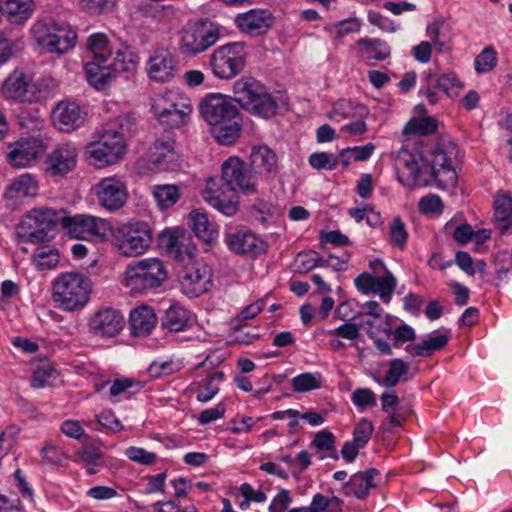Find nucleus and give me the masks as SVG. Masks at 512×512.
<instances>
[{"mask_svg": "<svg viewBox=\"0 0 512 512\" xmlns=\"http://www.w3.org/2000/svg\"><path fill=\"white\" fill-rule=\"evenodd\" d=\"M92 292V283L88 276L79 272H66L59 275L53 283V300L66 311L82 309Z\"/></svg>", "mask_w": 512, "mask_h": 512, "instance_id": "obj_1", "label": "nucleus"}, {"mask_svg": "<svg viewBox=\"0 0 512 512\" xmlns=\"http://www.w3.org/2000/svg\"><path fill=\"white\" fill-rule=\"evenodd\" d=\"M234 100L250 113L270 118L277 113L278 104L265 87L252 77L241 78L233 85Z\"/></svg>", "mask_w": 512, "mask_h": 512, "instance_id": "obj_2", "label": "nucleus"}, {"mask_svg": "<svg viewBox=\"0 0 512 512\" xmlns=\"http://www.w3.org/2000/svg\"><path fill=\"white\" fill-rule=\"evenodd\" d=\"M64 210L50 208L33 209L21 220L18 236L23 242L41 243L53 238V232L58 224L63 226Z\"/></svg>", "mask_w": 512, "mask_h": 512, "instance_id": "obj_3", "label": "nucleus"}, {"mask_svg": "<svg viewBox=\"0 0 512 512\" xmlns=\"http://www.w3.org/2000/svg\"><path fill=\"white\" fill-rule=\"evenodd\" d=\"M125 276L133 292L144 293L160 287L167 280L168 272L162 260L146 258L129 264Z\"/></svg>", "mask_w": 512, "mask_h": 512, "instance_id": "obj_4", "label": "nucleus"}, {"mask_svg": "<svg viewBox=\"0 0 512 512\" xmlns=\"http://www.w3.org/2000/svg\"><path fill=\"white\" fill-rule=\"evenodd\" d=\"M458 156V147L454 142H440L431 151V160L427 159L429 183L434 180L438 187L447 189L457 183L454 162Z\"/></svg>", "mask_w": 512, "mask_h": 512, "instance_id": "obj_5", "label": "nucleus"}, {"mask_svg": "<svg viewBox=\"0 0 512 512\" xmlns=\"http://www.w3.org/2000/svg\"><path fill=\"white\" fill-rule=\"evenodd\" d=\"M219 37V28L211 21H190L180 32L179 50L183 55L196 56L215 45Z\"/></svg>", "mask_w": 512, "mask_h": 512, "instance_id": "obj_6", "label": "nucleus"}, {"mask_svg": "<svg viewBox=\"0 0 512 512\" xmlns=\"http://www.w3.org/2000/svg\"><path fill=\"white\" fill-rule=\"evenodd\" d=\"M222 186L228 192H241L245 195L258 192V178L249 165L241 158L229 157L221 166Z\"/></svg>", "mask_w": 512, "mask_h": 512, "instance_id": "obj_7", "label": "nucleus"}, {"mask_svg": "<svg viewBox=\"0 0 512 512\" xmlns=\"http://www.w3.org/2000/svg\"><path fill=\"white\" fill-rule=\"evenodd\" d=\"M98 133V140L88 150L91 163L98 168L115 164L125 154L123 133L113 128H103Z\"/></svg>", "mask_w": 512, "mask_h": 512, "instance_id": "obj_8", "label": "nucleus"}, {"mask_svg": "<svg viewBox=\"0 0 512 512\" xmlns=\"http://www.w3.org/2000/svg\"><path fill=\"white\" fill-rule=\"evenodd\" d=\"M35 42L48 52L65 54L75 46L77 34L68 27L37 21L32 29Z\"/></svg>", "mask_w": 512, "mask_h": 512, "instance_id": "obj_9", "label": "nucleus"}, {"mask_svg": "<svg viewBox=\"0 0 512 512\" xmlns=\"http://www.w3.org/2000/svg\"><path fill=\"white\" fill-rule=\"evenodd\" d=\"M245 44L232 42L214 50L210 57L213 74L220 79H232L242 72L246 64Z\"/></svg>", "mask_w": 512, "mask_h": 512, "instance_id": "obj_10", "label": "nucleus"}, {"mask_svg": "<svg viewBox=\"0 0 512 512\" xmlns=\"http://www.w3.org/2000/svg\"><path fill=\"white\" fill-rule=\"evenodd\" d=\"M63 228L71 237L89 241H103L112 230L106 219L87 214L70 216L66 215L65 211L63 213Z\"/></svg>", "mask_w": 512, "mask_h": 512, "instance_id": "obj_11", "label": "nucleus"}, {"mask_svg": "<svg viewBox=\"0 0 512 512\" xmlns=\"http://www.w3.org/2000/svg\"><path fill=\"white\" fill-rule=\"evenodd\" d=\"M152 240V230L146 222H130L118 229V247L127 257L143 254L150 247Z\"/></svg>", "mask_w": 512, "mask_h": 512, "instance_id": "obj_12", "label": "nucleus"}, {"mask_svg": "<svg viewBox=\"0 0 512 512\" xmlns=\"http://www.w3.org/2000/svg\"><path fill=\"white\" fill-rule=\"evenodd\" d=\"M78 150L70 142L56 145L44 160L43 171L47 177L61 178L73 171L77 164Z\"/></svg>", "mask_w": 512, "mask_h": 512, "instance_id": "obj_13", "label": "nucleus"}, {"mask_svg": "<svg viewBox=\"0 0 512 512\" xmlns=\"http://www.w3.org/2000/svg\"><path fill=\"white\" fill-rule=\"evenodd\" d=\"M398 179L409 185H428L427 159L422 154L401 150L396 158Z\"/></svg>", "mask_w": 512, "mask_h": 512, "instance_id": "obj_14", "label": "nucleus"}, {"mask_svg": "<svg viewBox=\"0 0 512 512\" xmlns=\"http://www.w3.org/2000/svg\"><path fill=\"white\" fill-rule=\"evenodd\" d=\"M199 109L202 117L211 127L235 118L239 114L232 99L220 93L206 95L201 100Z\"/></svg>", "mask_w": 512, "mask_h": 512, "instance_id": "obj_15", "label": "nucleus"}, {"mask_svg": "<svg viewBox=\"0 0 512 512\" xmlns=\"http://www.w3.org/2000/svg\"><path fill=\"white\" fill-rule=\"evenodd\" d=\"M224 242L232 253L251 259L265 254L268 248L264 240L248 229L226 233Z\"/></svg>", "mask_w": 512, "mask_h": 512, "instance_id": "obj_16", "label": "nucleus"}, {"mask_svg": "<svg viewBox=\"0 0 512 512\" xmlns=\"http://www.w3.org/2000/svg\"><path fill=\"white\" fill-rule=\"evenodd\" d=\"M422 86L419 95L427 98L430 104L438 102V96L435 89H439L449 97L456 96L463 85L454 72L442 74L435 78L431 73H425L422 78Z\"/></svg>", "mask_w": 512, "mask_h": 512, "instance_id": "obj_17", "label": "nucleus"}, {"mask_svg": "<svg viewBox=\"0 0 512 512\" xmlns=\"http://www.w3.org/2000/svg\"><path fill=\"white\" fill-rule=\"evenodd\" d=\"M212 279L211 268L203 263L186 267L180 278L183 292L189 297H198L209 290Z\"/></svg>", "mask_w": 512, "mask_h": 512, "instance_id": "obj_18", "label": "nucleus"}, {"mask_svg": "<svg viewBox=\"0 0 512 512\" xmlns=\"http://www.w3.org/2000/svg\"><path fill=\"white\" fill-rule=\"evenodd\" d=\"M203 198L226 216H233L239 209L238 195L219 186L215 178H209L203 191Z\"/></svg>", "mask_w": 512, "mask_h": 512, "instance_id": "obj_19", "label": "nucleus"}, {"mask_svg": "<svg viewBox=\"0 0 512 512\" xmlns=\"http://www.w3.org/2000/svg\"><path fill=\"white\" fill-rule=\"evenodd\" d=\"M125 326V318L120 311L112 308L98 310L89 320L91 331L99 337L117 336Z\"/></svg>", "mask_w": 512, "mask_h": 512, "instance_id": "obj_20", "label": "nucleus"}, {"mask_svg": "<svg viewBox=\"0 0 512 512\" xmlns=\"http://www.w3.org/2000/svg\"><path fill=\"white\" fill-rule=\"evenodd\" d=\"M96 195L100 205L109 211L120 209L128 196L125 183L115 177L102 179L96 186Z\"/></svg>", "mask_w": 512, "mask_h": 512, "instance_id": "obj_21", "label": "nucleus"}, {"mask_svg": "<svg viewBox=\"0 0 512 512\" xmlns=\"http://www.w3.org/2000/svg\"><path fill=\"white\" fill-rule=\"evenodd\" d=\"M274 16L268 9H251L238 14L235 23L240 31L252 36L266 34L274 23Z\"/></svg>", "mask_w": 512, "mask_h": 512, "instance_id": "obj_22", "label": "nucleus"}, {"mask_svg": "<svg viewBox=\"0 0 512 512\" xmlns=\"http://www.w3.org/2000/svg\"><path fill=\"white\" fill-rule=\"evenodd\" d=\"M46 146L43 141L36 137L21 139L16 142L15 147L8 153V162L17 168H23L44 154Z\"/></svg>", "mask_w": 512, "mask_h": 512, "instance_id": "obj_23", "label": "nucleus"}, {"mask_svg": "<svg viewBox=\"0 0 512 512\" xmlns=\"http://www.w3.org/2000/svg\"><path fill=\"white\" fill-rule=\"evenodd\" d=\"M178 70L175 56L168 50L156 51L147 63V72L151 80L165 83L174 78Z\"/></svg>", "mask_w": 512, "mask_h": 512, "instance_id": "obj_24", "label": "nucleus"}, {"mask_svg": "<svg viewBox=\"0 0 512 512\" xmlns=\"http://www.w3.org/2000/svg\"><path fill=\"white\" fill-rule=\"evenodd\" d=\"M2 92L5 97L21 102H32L35 87L30 83L22 69H15L4 81Z\"/></svg>", "mask_w": 512, "mask_h": 512, "instance_id": "obj_25", "label": "nucleus"}, {"mask_svg": "<svg viewBox=\"0 0 512 512\" xmlns=\"http://www.w3.org/2000/svg\"><path fill=\"white\" fill-rule=\"evenodd\" d=\"M54 125L62 132H71L82 125L84 118L75 102H60L52 112Z\"/></svg>", "mask_w": 512, "mask_h": 512, "instance_id": "obj_26", "label": "nucleus"}, {"mask_svg": "<svg viewBox=\"0 0 512 512\" xmlns=\"http://www.w3.org/2000/svg\"><path fill=\"white\" fill-rule=\"evenodd\" d=\"M380 475L379 470L370 468L363 472L353 474L343 485V493L346 496H354L357 499H365L370 489L375 488L374 478Z\"/></svg>", "mask_w": 512, "mask_h": 512, "instance_id": "obj_27", "label": "nucleus"}, {"mask_svg": "<svg viewBox=\"0 0 512 512\" xmlns=\"http://www.w3.org/2000/svg\"><path fill=\"white\" fill-rule=\"evenodd\" d=\"M157 323L154 310L146 305L137 307L130 312L129 329L133 336H148Z\"/></svg>", "mask_w": 512, "mask_h": 512, "instance_id": "obj_28", "label": "nucleus"}, {"mask_svg": "<svg viewBox=\"0 0 512 512\" xmlns=\"http://www.w3.org/2000/svg\"><path fill=\"white\" fill-rule=\"evenodd\" d=\"M257 175L277 172L278 158L275 152L266 145L255 146L250 154V166Z\"/></svg>", "mask_w": 512, "mask_h": 512, "instance_id": "obj_29", "label": "nucleus"}, {"mask_svg": "<svg viewBox=\"0 0 512 512\" xmlns=\"http://www.w3.org/2000/svg\"><path fill=\"white\" fill-rule=\"evenodd\" d=\"M159 244L166 250L167 254L179 262L192 260V252L184 243V237L175 232L167 230L159 234Z\"/></svg>", "mask_w": 512, "mask_h": 512, "instance_id": "obj_30", "label": "nucleus"}, {"mask_svg": "<svg viewBox=\"0 0 512 512\" xmlns=\"http://www.w3.org/2000/svg\"><path fill=\"white\" fill-rule=\"evenodd\" d=\"M494 223L500 234L512 232V199L506 193L494 197Z\"/></svg>", "mask_w": 512, "mask_h": 512, "instance_id": "obj_31", "label": "nucleus"}, {"mask_svg": "<svg viewBox=\"0 0 512 512\" xmlns=\"http://www.w3.org/2000/svg\"><path fill=\"white\" fill-rule=\"evenodd\" d=\"M2 9L10 23L22 25L32 16L35 4L33 0H2Z\"/></svg>", "mask_w": 512, "mask_h": 512, "instance_id": "obj_32", "label": "nucleus"}, {"mask_svg": "<svg viewBox=\"0 0 512 512\" xmlns=\"http://www.w3.org/2000/svg\"><path fill=\"white\" fill-rule=\"evenodd\" d=\"M104 454L99 446L92 443H84L81 448L75 452V461L86 467L89 475L99 472L104 465Z\"/></svg>", "mask_w": 512, "mask_h": 512, "instance_id": "obj_33", "label": "nucleus"}, {"mask_svg": "<svg viewBox=\"0 0 512 512\" xmlns=\"http://www.w3.org/2000/svg\"><path fill=\"white\" fill-rule=\"evenodd\" d=\"M190 325V314L184 307L174 304L165 310L161 317V327L168 332H181Z\"/></svg>", "mask_w": 512, "mask_h": 512, "instance_id": "obj_34", "label": "nucleus"}, {"mask_svg": "<svg viewBox=\"0 0 512 512\" xmlns=\"http://www.w3.org/2000/svg\"><path fill=\"white\" fill-rule=\"evenodd\" d=\"M190 227L196 237L207 244L213 243L218 237V229L209 221L206 213L192 211Z\"/></svg>", "mask_w": 512, "mask_h": 512, "instance_id": "obj_35", "label": "nucleus"}, {"mask_svg": "<svg viewBox=\"0 0 512 512\" xmlns=\"http://www.w3.org/2000/svg\"><path fill=\"white\" fill-rule=\"evenodd\" d=\"M88 82L97 89L103 88L116 75L108 61H90L85 65Z\"/></svg>", "mask_w": 512, "mask_h": 512, "instance_id": "obj_36", "label": "nucleus"}, {"mask_svg": "<svg viewBox=\"0 0 512 512\" xmlns=\"http://www.w3.org/2000/svg\"><path fill=\"white\" fill-rule=\"evenodd\" d=\"M240 115L223 121L211 127V133L215 140L222 145H231L236 142L241 134Z\"/></svg>", "mask_w": 512, "mask_h": 512, "instance_id": "obj_37", "label": "nucleus"}, {"mask_svg": "<svg viewBox=\"0 0 512 512\" xmlns=\"http://www.w3.org/2000/svg\"><path fill=\"white\" fill-rule=\"evenodd\" d=\"M38 182L31 174H23L16 178L5 191L7 199L32 197L37 194Z\"/></svg>", "mask_w": 512, "mask_h": 512, "instance_id": "obj_38", "label": "nucleus"}, {"mask_svg": "<svg viewBox=\"0 0 512 512\" xmlns=\"http://www.w3.org/2000/svg\"><path fill=\"white\" fill-rule=\"evenodd\" d=\"M191 105L190 100L176 91H166L160 94L153 102L151 110L153 114L180 110Z\"/></svg>", "mask_w": 512, "mask_h": 512, "instance_id": "obj_39", "label": "nucleus"}, {"mask_svg": "<svg viewBox=\"0 0 512 512\" xmlns=\"http://www.w3.org/2000/svg\"><path fill=\"white\" fill-rule=\"evenodd\" d=\"M449 337L447 334H439L430 337L415 345H407L405 350L411 356L429 357L435 351L443 349L448 343Z\"/></svg>", "mask_w": 512, "mask_h": 512, "instance_id": "obj_40", "label": "nucleus"}, {"mask_svg": "<svg viewBox=\"0 0 512 512\" xmlns=\"http://www.w3.org/2000/svg\"><path fill=\"white\" fill-rule=\"evenodd\" d=\"M368 114L364 105L356 104L350 100H338L334 103L332 111L329 113L330 119L340 121L342 119L360 117L364 118Z\"/></svg>", "mask_w": 512, "mask_h": 512, "instance_id": "obj_41", "label": "nucleus"}, {"mask_svg": "<svg viewBox=\"0 0 512 512\" xmlns=\"http://www.w3.org/2000/svg\"><path fill=\"white\" fill-rule=\"evenodd\" d=\"M137 62V55L128 46L118 49L115 56L108 61L115 75L133 72L136 69Z\"/></svg>", "mask_w": 512, "mask_h": 512, "instance_id": "obj_42", "label": "nucleus"}, {"mask_svg": "<svg viewBox=\"0 0 512 512\" xmlns=\"http://www.w3.org/2000/svg\"><path fill=\"white\" fill-rule=\"evenodd\" d=\"M357 45L362 47L367 60L383 61L391 54L390 46L381 39L361 38Z\"/></svg>", "mask_w": 512, "mask_h": 512, "instance_id": "obj_43", "label": "nucleus"}, {"mask_svg": "<svg viewBox=\"0 0 512 512\" xmlns=\"http://www.w3.org/2000/svg\"><path fill=\"white\" fill-rule=\"evenodd\" d=\"M152 194L162 211L174 206L181 197L179 187L174 184L155 185Z\"/></svg>", "mask_w": 512, "mask_h": 512, "instance_id": "obj_44", "label": "nucleus"}, {"mask_svg": "<svg viewBox=\"0 0 512 512\" xmlns=\"http://www.w3.org/2000/svg\"><path fill=\"white\" fill-rule=\"evenodd\" d=\"M409 372V366L402 359L395 358L389 362L388 370L385 373L382 381L379 384L392 388L395 387L400 381H407L406 375Z\"/></svg>", "mask_w": 512, "mask_h": 512, "instance_id": "obj_45", "label": "nucleus"}, {"mask_svg": "<svg viewBox=\"0 0 512 512\" xmlns=\"http://www.w3.org/2000/svg\"><path fill=\"white\" fill-rule=\"evenodd\" d=\"M192 112V105L185 106L180 110H173L163 113L153 114L155 118L160 122L161 125L167 128H179L185 125Z\"/></svg>", "mask_w": 512, "mask_h": 512, "instance_id": "obj_46", "label": "nucleus"}, {"mask_svg": "<svg viewBox=\"0 0 512 512\" xmlns=\"http://www.w3.org/2000/svg\"><path fill=\"white\" fill-rule=\"evenodd\" d=\"M88 49L93 54V61H109L112 51L108 46V38L105 34L96 33L88 38Z\"/></svg>", "mask_w": 512, "mask_h": 512, "instance_id": "obj_47", "label": "nucleus"}, {"mask_svg": "<svg viewBox=\"0 0 512 512\" xmlns=\"http://www.w3.org/2000/svg\"><path fill=\"white\" fill-rule=\"evenodd\" d=\"M438 121L434 117L413 118L403 128V134L429 135L437 130Z\"/></svg>", "mask_w": 512, "mask_h": 512, "instance_id": "obj_48", "label": "nucleus"}, {"mask_svg": "<svg viewBox=\"0 0 512 512\" xmlns=\"http://www.w3.org/2000/svg\"><path fill=\"white\" fill-rule=\"evenodd\" d=\"M445 28L443 21H434L427 27L428 36L439 53H446L451 50L450 37L445 35Z\"/></svg>", "mask_w": 512, "mask_h": 512, "instance_id": "obj_49", "label": "nucleus"}, {"mask_svg": "<svg viewBox=\"0 0 512 512\" xmlns=\"http://www.w3.org/2000/svg\"><path fill=\"white\" fill-rule=\"evenodd\" d=\"M408 241V231L403 220L396 216L392 219L389 229V242L393 247L404 250Z\"/></svg>", "mask_w": 512, "mask_h": 512, "instance_id": "obj_50", "label": "nucleus"}, {"mask_svg": "<svg viewBox=\"0 0 512 512\" xmlns=\"http://www.w3.org/2000/svg\"><path fill=\"white\" fill-rule=\"evenodd\" d=\"M292 387L295 392H308L321 387V375L305 372L292 379Z\"/></svg>", "mask_w": 512, "mask_h": 512, "instance_id": "obj_51", "label": "nucleus"}, {"mask_svg": "<svg viewBox=\"0 0 512 512\" xmlns=\"http://www.w3.org/2000/svg\"><path fill=\"white\" fill-rule=\"evenodd\" d=\"M117 0H79V6L85 13L99 16L111 12Z\"/></svg>", "mask_w": 512, "mask_h": 512, "instance_id": "obj_52", "label": "nucleus"}, {"mask_svg": "<svg viewBox=\"0 0 512 512\" xmlns=\"http://www.w3.org/2000/svg\"><path fill=\"white\" fill-rule=\"evenodd\" d=\"M319 254L315 251L299 252L293 261V271L298 274H305L315 267H318Z\"/></svg>", "mask_w": 512, "mask_h": 512, "instance_id": "obj_53", "label": "nucleus"}, {"mask_svg": "<svg viewBox=\"0 0 512 512\" xmlns=\"http://www.w3.org/2000/svg\"><path fill=\"white\" fill-rule=\"evenodd\" d=\"M308 163L316 170H334L338 166V156L327 152H315L308 157Z\"/></svg>", "mask_w": 512, "mask_h": 512, "instance_id": "obj_54", "label": "nucleus"}, {"mask_svg": "<svg viewBox=\"0 0 512 512\" xmlns=\"http://www.w3.org/2000/svg\"><path fill=\"white\" fill-rule=\"evenodd\" d=\"M396 284V278L393 274L390 271H386L383 276H377L374 293L379 294L385 302H388L396 288Z\"/></svg>", "mask_w": 512, "mask_h": 512, "instance_id": "obj_55", "label": "nucleus"}, {"mask_svg": "<svg viewBox=\"0 0 512 512\" xmlns=\"http://www.w3.org/2000/svg\"><path fill=\"white\" fill-rule=\"evenodd\" d=\"M475 69L478 73H485L497 65V53L492 47L485 48L475 58Z\"/></svg>", "mask_w": 512, "mask_h": 512, "instance_id": "obj_56", "label": "nucleus"}, {"mask_svg": "<svg viewBox=\"0 0 512 512\" xmlns=\"http://www.w3.org/2000/svg\"><path fill=\"white\" fill-rule=\"evenodd\" d=\"M312 445L319 451H333L334 454L331 457L338 459L335 450V436L330 431H319L312 440Z\"/></svg>", "mask_w": 512, "mask_h": 512, "instance_id": "obj_57", "label": "nucleus"}, {"mask_svg": "<svg viewBox=\"0 0 512 512\" xmlns=\"http://www.w3.org/2000/svg\"><path fill=\"white\" fill-rule=\"evenodd\" d=\"M264 306L265 302L262 299L246 306L234 319H232L230 327H238L239 324H243V322L255 318L264 309Z\"/></svg>", "mask_w": 512, "mask_h": 512, "instance_id": "obj_58", "label": "nucleus"}, {"mask_svg": "<svg viewBox=\"0 0 512 512\" xmlns=\"http://www.w3.org/2000/svg\"><path fill=\"white\" fill-rule=\"evenodd\" d=\"M373 431L374 427L372 422L368 419H362L354 428L352 441L359 444V446L364 447L370 440Z\"/></svg>", "mask_w": 512, "mask_h": 512, "instance_id": "obj_59", "label": "nucleus"}, {"mask_svg": "<svg viewBox=\"0 0 512 512\" xmlns=\"http://www.w3.org/2000/svg\"><path fill=\"white\" fill-rule=\"evenodd\" d=\"M126 456L133 462L142 465H152L156 461V454L143 448L131 446L126 449Z\"/></svg>", "mask_w": 512, "mask_h": 512, "instance_id": "obj_60", "label": "nucleus"}, {"mask_svg": "<svg viewBox=\"0 0 512 512\" xmlns=\"http://www.w3.org/2000/svg\"><path fill=\"white\" fill-rule=\"evenodd\" d=\"M40 455L42 462L46 465H60L65 458V453L61 448L53 444L45 445L41 449Z\"/></svg>", "mask_w": 512, "mask_h": 512, "instance_id": "obj_61", "label": "nucleus"}, {"mask_svg": "<svg viewBox=\"0 0 512 512\" xmlns=\"http://www.w3.org/2000/svg\"><path fill=\"white\" fill-rule=\"evenodd\" d=\"M34 256L38 259V265L42 268H53L59 262L58 252L46 247H38L35 250Z\"/></svg>", "mask_w": 512, "mask_h": 512, "instance_id": "obj_62", "label": "nucleus"}, {"mask_svg": "<svg viewBox=\"0 0 512 512\" xmlns=\"http://www.w3.org/2000/svg\"><path fill=\"white\" fill-rule=\"evenodd\" d=\"M351 400L355 406L361 408L367 406L373 407L377 404L375 393L368 388H358L353 391L351 394Z\"/></svg>", "mask_w": 512, "mask_h": 512, "instance_id": "obj_63", "label": "nucleus"}, {"mask_svg": "<svg viewBox=\"0 0 512 512\" xmlns=\"http://www.w3.org/2000/svg\"><path fill=\"white\" fill-rule=\"evenodd\" d=\"M96 421L99 425L110 429L113 432L123 430V425L111 410H104L96 415Z\"/></svg>", "mask_w": 512, "mask_h": 512, "instance_id": "obj_64", "label": "nucleus"}]
</instances>
